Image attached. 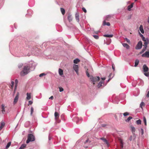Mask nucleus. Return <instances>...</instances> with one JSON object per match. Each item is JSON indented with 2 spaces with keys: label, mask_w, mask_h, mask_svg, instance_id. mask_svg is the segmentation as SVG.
<instances>
[{
  "label": "nucleus",
  "mask_w": 149,
  "mask_h": 149,
  "mask_svg": "<svg viewBox=\"0 0 149 149\" xmlns=\"http://www.w3.org/2000/svg\"><path fill=\"white\" fill-rule=\"evenodd\" d=\"M1 112L3 114H4L5 113V105L3 104H2L1 106Z\"/></svg>",
  "instance_id": "14"
},
{
  "label": "nucleus",
  "mask_w": 149,
  "mask_h": 149,
  "mask_svg": "<svg viewBox=\"0 0 149 149\" xmlns=\"http://www.w3.org/2000/svg\"><path fill=\"white\" fill-rule=\"evenodd\" d=\"M15 88L16 89L17 86V84L18 83V81L17 79H16L15 81Z\"/></svg>",
  "instance_id": "39"
},
{
  "label": "nucleus",
  "mask_w": 149,
  "mask_h": 149,
  "mask_svg": "<svg viewBox=\"0 0 149 149\" xmlns=\"http://www.w3.org/2000/svg\"><path fill=\"white\" fill-rule=\"evenodd\" d=\"M144 105L145 104L144 102H142L140 104V107L141 108H142V106Z\"/></svg>",
  "instance_id": "42"
},
{
  "label": "nucleus",
  "mask_w": 149,
  "mask_h": 149,
  "mask_svg": "<svg viewBox=\"0 0 149 149\" xmlns=\"http://www.w3.org/2000/svg\"><path fill=\"white\" fill-rule=\"evenodd\" d=\"M146 96L147 97H149V91H148V92Z\"/></svg>",
  "instance_id": "58"
},
{
  "label": "nucleus",
  "mask_w": 149,
  "mask_h": 149,
  "mask_svg": "<svg viewBox=\"0 0 149 149\" xmlns=\"http://www.w3.org/2000/svg\"><path fill=\"white\" fill-rule=\"evenodd\" d=\"M131 130L132 132L133 133H134L135 132V127L133 126H132L131 127Z\"/></svg>",
  "instance_id": "30"
},
{
  "label": "nucleus",
  "mask_w": 149,
  "mask_h": 149,
  "mask_svg": "<svg viewBox=\"0 0 149 149\" xmlns=\"http://www.w3.org/2000/svg\"><path fill=\"white\" fill-rule=\"evenodd\" d=\"M119 100V98H118V97L117 96V97H116L115 98V100Z\"/></svg>",
  "instance_id": "61"
},
{
  "label": "nucleus",
  "mask_w": 149,
  "mask_h": 149,
  "mask_svg": "<svg viewBox=\"0 0 149 149\" xmlns=\"http://www.w3.org/2000/svg\"><path fill=\"white\" fill-rule=\"evenodd\" d=\"M23 65V64L22 63H20L18 65V67L19 68H22Z\"/></svg>",
  "instance_id": "44"
},
{
  "label": "nucleus",
  "mask_w": 149,
  "mask_h": 149,
  "mask_svg": "<svg viewBox=\"0 0 149 149\" xmlns=\"http://www.w3.org/2000/svg\"><path fill=\"white\" fill-rule=\"evenodd\" d=\"M75 19L77 21L79 22V15L78 13H76L75 14Z\"/></svg>",
  "instance_id": "16"
},
{
  "label": "nucleus",
  "mask_w": 149,
  "mask_h": 149,
  "mask_svg": "<svg viewBox=\"0 0 149 149\" xmlns=\"http://www.w3.org/2000/svg\"><path fill=\"white\" fill-rule=\"evenodd\" d=\"M29 68H30V70L31 71L33 70L35 68L36 65L34 64L30 63L28 66Z\"/></svg>",
  "instance_id": "6"
},
{
  "label": "nucleus",
  "mask_w": 149,
  "mask_h": 149,
  "mask_svg": "<svg viewBox=\"0 0 149 149\" xmlns=\"http://www.w3.org/2000/svg\"><path fill=\"white\" fill-rule=\"evenodd\" d=\"M82 10L84 12H85V13L86 12H87L86 10V9L84 8L83 7L82 8Z\"/></svg>",
  "instance_id": "51"
},
{
  "label": "nucleus",
  "mask_w": 149,
  "mask_h": 149,
  "mask_svg": "<svg viewBox=\"0 0 149 149\" xmlns=\"http://www.w3.org/2000/svg\"><path fill=\"white\" fill-rule=\"evenodd\" d=\"M27 97L26 99L27 100H29L31 98V93H27L26 94Z\"/></svg>",
  "instance_id": "17"
},
{
  "label": "nucleus",
  "mask_w": 149,
  "mask_h": 149,
  "mask_svg": "<svg viewBox=\"0 0 149 149\" xmlns=\"http://www.w3.org/2000/svg\"><path fill=\"white\" fill-rule=\"evenodd\" d=\"M99 32H100L99 31H96V32H95V33L96 34H97Z\"/></svg>",
  "instance_id": "63"
},
{
  "label": "nucleus",
  "mask_w": 149,
  "mask_h": 149,
  "mask_svg": "<svg viewBox=\"0 0 149 149\" xmlns=\"http://www.w3.org/2000/svg\"><path fill=\"white\" fill-rule=\"evenodd\" d=\"M129 140L130 141H131L132 140V136H131L130 137V138H129Z\"/></svg>",
  "instance_id": "60"
},
{
  "label": "nucleus",
  "mask_w": 149,
  "mask_h": 149,
  "mask_svg": "<svg viewBox=\"0 0 149 149\" xmlns=\"http://www.w3.org/2000/svg\"><path fill=\"white\" fill-rule=\"evenodd\" d=\"M129 114V113L128 112H126L123 114V115L124 116L128 115Z\"/></svg>",
  "instance_id": "43"
},
{
  "label": "nucleus",
  "mask_w": 149,
  "mask_h": 149,
  "mask_svg": "<svg viewBox=\"0 0 149 149\" xmlns=\"http://www.w3.org/2000/svg\"><path fill=\"white\" fill-rule=\"evenodd\" d=\"M103 36L106 37L111 38L113 36V35L112 34H105Z\"/></svg>",
  "instance_id": "27"
},
{
  "label": "nucleus",
  "mask_w": 149,
  "mask_h": 149,
  "mask_svg": "<svg viewBox=\"0 0 149 149\" xmlns=\"http://www.w3.org/2000/svg\"><path fill=\"white\" fill-rule=\"evenodd\" d=\"M33 103V102L31 100H30L29 101L28 105H31Z\"/></svg>",
  "instance_id": "49"
},
{
  "label": "nucleus",
  "mask_w": 149,
  "mask_h": 149,
  "mask_svg": "<svg viewBox=\"0 0 149 149\" xmlns=\"http://www.w3.org/2000/svg\"><path fill=\"white\" fill-rule=\"evenodd\" d=\"M143 72H147L149 70L148 67L146 64H144L143 66Z\"/></svg>",
  "instance_id": "12"
},
{
  "label": "nucleus",
  "mask_w": 149,
  "mask_h": 149,
  "mask_svg": "<svg viewBox=\"0 0 149 149\" xmlns=\"http://www.w3.org/2000/svg\"><path fill=\"white\" fill-rule=\"evenodd\" d=\"M139 30L140 31H141V33H144V31L143 29V27L142 26V25H141L139 27Z\"/></svg>",
  "instance_id": "26"
},
{
  "label": "nucleus",
  "mask_w": 149,
  "mask_h": 149,
  "mask_svg": "<svg viewBox=\"0 0 149 149\" xmlns=\"http://www.w3.org/2000/svg\"><path fill=\"white\" fill-rule=\"evenodd\" d=\"M19 93L18 92H17V93L15 97H18L19 98Z\"/></svg>",
  "instance_id": "57"
},
{
  "label": "nucleus",
  "mask_w": 149,
  "mask_h": 149,
  "mask_svg": "<svg viewBox=\"0 0 149 149\" xmlns=\"http://www.w3.org/2000/svg\"><path fill=\"white\" fill-rule=\"evenodd\" d=\"M112 68L113 70V71L115 70V66L114 64H112Z\"/></svg>",
  "instance_id": "48"
},
{
  "label": "nucleus",
  "mask_w": 149,
  "mask_h": 149,
  "mask_svg": "<svg viewBox=\"0 0 149 149\" xmlns=\"http://www.w3.org/2000/svg\"><path fill=\"white\" fill-rule=\"evenodd\" d=\"M90 69H91V70L90 71V72H89V73H93V68H92L91 67L90 68Z\"/></svg>",
  "instance_id": "55"
},
{
  "label": "nucleus",
  "mask_w": 149,
  "mask_h": 149,
  "mask_svg": "<svg viewBox=\"0 0 149 149\" xmlns=\"http://www.w3.org/2000/svg\"><path fill=\"white\" fill-rule=\"evenodd\" d=\"M53 96H52L51 97H50L49 99L52 100L53 99Z\"/></svg>",
  "instance_id": "59"
},
{
  "label": "nucleus",
  "mask_w": 149,
  "mask_h": 149,
  "mask_svg": "<svg viewBox=\"0 0 149 149\" xmlns=\"http://www.w3.org/2000/svg\"><path fill=\"white\" fill-rule=\"evenodd\" d=\"M125 40H126V41H127V42H128V43H129L130 42V40H129L127 38H125Z\"/></svg>",
  "instance_id": "52"
},
{
  "label": "nucleus",
  "mask_w": 149,
  "mask_h": 149,
  "mask_svg": "<svg viewBox=\"0 0 149 149\" xmlns=\"http://www.w3.org/2000/svg\"><path fill=\"white\" fill-rule=\"evenodd\" d=\"M5 123L4 122H1V125L0 127L3 128L5 126Z\"/></svg>",
  "instance_id": "38"
},
{
  "label": "nucleus",
  "mask_w": 149,
  "mask_h": 149,
  "mask_svg": "<svg viewBox=\"0 0 149 149\" xmlns=\"http://www.w3.org/2000/svg\"><path fill=\"white\" fill-rule=\"evenodd\" d=\"M31 2H33V4L32 5H33L34 3V1H33V0H30L29 2V5H30L31 3Z\"/></svg>",
  "instance_id": "45"
},
{
  "label": "nucleus",
  "mask_w": 149,
  "mask_h": 149,
  "mask_svg": "<svg viewBox=\"0 0 149 149\" xmlns=\"http://www.w3.org/2000/svg\"><path fill=\"white\" fill-rule=\"evenodd\" d=\"M139 62V61L138 59H136L135 61V64L134 65V66L135 67H136L137 65H138Z\"/></svg>",
  "instance_id": "24"
},
{
  "label": "nucleus",
  "mask_w": 149,
  "mask_h": 149,
  "mask_svg": "<svg viewBox=\"0 0 149 149\" xmlns=\"http://www.w3.org/2000/svg\"><path fill=\"white\" fill-rule=\"evenodd\" d=\"M120 149H123V143L122 141H120Z\"/></svg>",
  "instance_id": "36"
},
{
  "label": "nucleus",
  "mask_w": 149,
  "mask_h": 149,
  "mask_svg": "<svg viewBox=\"0 0 149 149\" xmlns=\"http://www.w3.org/2000/svg\"><path fill=\"white\" fill-rule=\"evenodd\" d=\"M140 36L142 38V37H144L143 36L141 33H140Z\"/></svg>",
  "instance_id": "64"
},
{
  "label": "nucleus",
  "mask_w": 149,
  "mask_h": 149,
  "mask_svg": "<svg viewBox=\"0 0 149 149\" xmlns=\"http://www.w3.org/2000/svg\"><path fill=\"white\" fill-rule=\"evenodd\" d=\"M142 57L147 58H149V52H146L141 55Z\"/></svg>",
  "instance_id": "10"
},
{
  "label": "nucleus",
  "mask_w": 149,
  "mask_h": 149,
  "mask_svg": "<svg viewBox=\"0 0 149 149\" xmlns=\"http://www.w3.org/2000/svg\"><path fill=\"white\" fill-rule=\"evenodd\" d=\"M88 70L89 69H87V70L86 71V75L88 77H90L91 81L93 83V84H95L96 82L100 80V77L98 76L94 77L92 75L90 76L88 71Z\"/></svg>",
  "instance_id": "1"
},
{
  "label": "nucleus",
  "mask_w": 149,
  "mask_h": 149,
  "mask_svg": "<svg viewBox=\"0 0 149 149\" xmlns=\"http://www.w3.org/2000/svg\"><path fill=\"white\" fill-rule=\"evenodd\" d=\"M61 11L62 13V14L64 15L65 13V9L63 8H61Z\"/></svg>",
  "instance_id": "33"
},
{
  "label": "nucleus",
  "mask_w": 149,
  "mask_h": 149,
  "mask_svg": "<svg viewBox=\"0 0 149 149\" xmlns=\"http://www.w3.org/2000/svg\"><path fill=\"white\" fill-rule=\"evenodd\" d=\"M14 84V82L13 81H12L11 86L12 88H13Z\"/></svg>",
  "instance_id": "53"
},
{
  "label": "nucleus",
  "mask_w": 149,
  "mask_h": 149,
  "mask_svg": "<svg viewBox=\"0 0 149 149\" xmlns=\"http://www.w3.org/2000/svg\"><path fill=\"white\" fill-rule=\"evenodd\" d=\"M73 121L76 122L77 124H78L79 121L82 120L81 118L79 119L77 117H74L72 119Z\"/></svg>",
  "instance_id": "9"
},
{
  "label": "nucleus",
  "mask_w": 149,
  "mask_h": 149,
  "mask_svg": "<svg viewBox=\"0 0 149 149\" xmlns=\"http://www.w3.org/2000/svg\"><path fill=\"white\" fill-rule=\"evenodd\" d=\"M33 109L32 107H31V113L30 114L31 116L32 115L33 113Z\"/></svg>",
  "instance_id": "41"
},
{
  "label": "nucleus",
  "mask_w": 149,
  "mask_h": 149,
  "mask_svg": "<svg viewBox=\"0 0 149 149\" xmlns=\"http://www.w3.org/2000/svg\"><path fill=\"white\" fill-rule=\"evenodd\" d=\"M35 140V138L33 135L32 134H29L28 135V139L26 141L27 143L33 141Z\"/></svg>",
  "instance_id": "3"
},
{
  "label": "nucleus",
  "mask_w": 149,
  "mask_h": 149,
  "mask_svg": "<svg viewBox=\"0 0 149 149\" xmlns=\"http://www.w3.org/2000/svg\"><path fill=\"white\" fill-rule=\"evenodd\" d=\"M141 121L140 119H139L136 121V123L138 125H140L141 124Z\"/></svg>",
  "instance_id": "35"
},
{
  "label": "nucleus",
  "mask_w": 149,
  "mask_h": 149,
  "mask_svg": "<svg viewBox=\"0 0 149 149\" xmlns=\"http://www.w3.org/2000/svg\"><path fill=\"white\" fill-rule=\"evenodd\" d=\"M125 95L124 93L121 94L119 95V98L122 99H124L125 98Z\"/></svg>",
  "instance_id": "20"
},
{
  "label": "nucleus",
  "mask_w": 149,
  "mask_h": 149,
  "mask_svg": "<svg viewBox=\"0 0 149 149\" xmlns=\"http://www.w3.org/2000/svg\"><path fill=\"white\" fill-rule=\"evenodd\" d=\"M54 116L55 117V119H57L59 117V113L56 111L54 113Z\"/></svg>",
  "instance_id": "21"
},
{
  "label": "nucleus",
  "mask_w": 149,
  "mask_h": 149,
  "mask_svg": "<svg viewBox=\"0 0 149 149\" xmlns=\"http://www.w3.org/2000/svg\"><path fill=\"white\" fill-rule=\"evenodd\" d=\"M11 144V142H8L7 143V144L6 146V148L8 149L9 147V146H10Z\"/></svg>",
  "instance_id": "32"
},
{
  "label": "nucleus",
  "mask_w": 149,
  "mask_h": 149,
  "mask_svg": "<svg viewBox=\"0 0 149 149\" xmlns=\"http://www.w3.org/2000/svg\"><path fill=\"white\" fill-rule=\"evenodd\" d=\"M68 19L69 22H70L72 20V18L71 15L69 14L68 15Z\"/></svg>",
  "instance_id": "18"
},
{
  "label": "nucleus",
  "mask_w": 149,
  "mask_h": 149,
  "mask_svg": "<svg viewBox=\"0 0 149 149\" xmlns=\"http://www.w3.org/2000/svg\"><path fill=\"white\" fill-rule=\"evenodd\" d=\"M59 91L60 92H62L63 91V88L61 87H59Z\"/></svg>",
  "instance_id": "47"
},
{
  "label": "nucleus",
  "mask_w": 149,
  "mask_h": 149,
  "mask_svg": "<svg viewBox=\"0 0 149 149\" xmlns=\"http://www.w3.org/2000/svg\"><path fill=\"white\" fill-rule=\"evenodd\" d=\"M46 75V74L44 73H42L41 74H40L39 75V77H42L44 76H45Z\"/></svg>",
  "instance_id": "46"
},
{
  "label": "nucleus",
  "mask_w": 149,
  "mask_h": 149,
  "mask_svg": "<svg viewBox=\"0 0 149 149\" xmlns=\"http://www.w3.org/2000/svg\"><path fill=\"white\" fill-rule=\"evenodd\" d=\"M142 39L143 41L144 42V45H145V43L146 44V45H148L149 43V40L148 38H145V37H143L142 38Z\"/></svg>",
  "instance_id": "8"
},
{
  "label": "nucleus",
  "mask_w": 149,
  "mask_h": 149,
  "mask_svg": "<svg viewBox=\"0 0 149 149\" xmlns=\"http://www.w3.org/2000/svg\"><path fill=\"white\" fill-rule=\"evenodd\" d=\"M30 68H29L28 65L24 66L23 70L20 72V75L21 76H24L27 74L29 72Z\"/></svg>",
  "instance_id": "2"
},
{
  "label": "nucleus",
  "mask_w": 149,
  "mask_h": 149,
  "mask_svg": "<svg viewBox=\"0 0 149 149\" xmlns=\"http://www.w3.org/2000/svg\"><path fill=\"white\" fill-rule=\"evenodd\" d=\"M103 25L104 26L107 25L108 26H110V24L109 22H107L105 20H104L103 22Z\"/></svg>",
  "instance_id": "23"
},
{
  "label": "nucleus",
  "mask_w": 149,
  "mask_h": 149,
  "mask_svg": "<svg viewBox=\"0 0 149 149\" xmlns=\"http://www.w3.org/2000/svg\"><path fill=\"white\" fill-rule=\"evenodd\" d=\"M104 83V81H100L97 85V86L98 88H100V87H101L102 85V84H103Z\"/></svg>",
  "instance_id": "25"
},
{
  "label": "nucleus",
  "mask_w": 149,
  "mask_h": 149,
  "mask_svg": "<svg viewBox=\"0 0 149 149\" xmlns=\"http://www.w3.org/2000/svg\"><path fill=\"white\" fill-rule=\"evenodd\" d=\"M133 3H132L130 5L128 6L127 7V10L129 11H130L131 10V8H132L133 6Z\"/></svg>",
  "instance_id": "15"
},
{
  "label": "nucleus",
  "mask_w": 149,
  "mask_h": 149,
  "mask_svg": "<svg viewBox=\"0 0 149 149\" xmlns=\"http://www.w3.org/2000/svg\"><path fill=\"white\" fill-rule=\"evenodd\" d=\"M107 125L105 124H102L101 125V126L103 127H105Z\"/></svg>",
  "instance_id": "56"
},
{
  "label": "nucleus",
  "mask_w": 149,
  "mask_h": 149,
  "mask_svg": "<svg viewBox=\"0 0 149 149\" xmlns=\"http://www.w3.org/2000/svg\"><path fill=\"white\" fill-rule=\"evenodd\" d=\"M80 60L79 58H77L74 59L73 61L74 63L77 64L80 61Z\"/></svg>",
  "instance_id": "28"
},
{
  "label": "nucleus",
  "mask_w": 149,
  "mask_h": 149,
  "mask_svg": "<svg viewBox=\"0 0 149 149\" xmlns=\"http://www.w3.org/2000/svg\"><path fill=\"white\" fill-rule=\"evenodd\" d=\"M93 36L96 39H98L99 38L98 36L97 35H93Z\"/></svg>",
  "instance_id": "40"
},
{
  "label": "nucleus",
  "mask_w": 149,
  "mask_h": 149,
  "mask_svg": "<svg viewBox=\"0 0 149 149\" xmlns=\"http://www.w3.org/2000/svg\"><path fill=\"white\" fill-rule=\"evenodd\" d=\"M144 74L146 77H148L149 76V74L148 73H144Z\"/></svg>",
  "instance_id": "54"
},
{
  "label": "nucleus",
  "mask_w": 149,
  "mask_h": 149,
  "mask_svg": "<svg viewBox=\"0 0 149 149\" xmlns=\"http://www.w3.org/2000/svg\"><path fill=\"white\" fill-rule=\"evenodd\" d=\"M26 145L25 144H22L19 149H24L26 147Z\"/></svg>",
  "instance_id": "29"
},
{
  "label": "nucleus",
  "mask_w": 149,
  "mask_h": 149,
  "mask_svg": "<svg viewBox=\"0 0 149 149\" xmlns=\"http://www.w3.org/2000/svg\"><path fill=\"white\" fill-rule=\"evenodd\" d=\"M73 68L77 74H78L79 67L78 65L74 64L73 65Z\"/></svg>",
  "instance_id": "7"
},
{
  "label": "nucleus",
  "mask_w": 149,
  "mask_h": 149,
  "mask_svg": "<svg viewBox=\"0 0 149 149\" xmlns=\"http://www.w3.org/2000/svg\"><path fill=\"white\" fill-rule=\"evenodd\" d=\"M143 47L142 49L141 52H140L139 53V54H142L143 52L145 51L147 49V45H146V44L145 43V45H143Z\"/></svg>",
  "instance_id": "11"
},
{
  "label": "nucleus",
  "mask_w": 149,
  "mask_h": 149,
  "mask_svg": "<svg viewBox=\"0 0 149 149\" xmlns=\"http://www.w3.org/2000/svg\"><path fill=\"white\" fill-rule=\"evenodd\" d=\"M18 98H19L18 97H15V98L14 99V102H13L14 104H15L17 102L18 99Z\"/></svg>",
  "instance_id": "31"
},
{
  "label": "nucleus",
  "mask_w": 149,
  "mask_h": 149,
  "mask_svg": "<svg viewBox=\"0 0 149 149\" xmlns=\"http://www.w3.org/2000/svg\"><path fill=\"white\" fill-rule=\"evenodd\" d=\"M140 130H141V135L143 134V129L142 128H141Z\"/></svg>",
  "instance_id": "50"
},
{
  "label": "nucleus",
  "mask_w": 149,
  "mask_h": 149,
  "mask_svg": "<svg viewBox=\"0 0 149 149\" xmlns=\"http://www.w3.org/2000/svg\"><path fill=\"white\" fill-rule=\"evenodd\" d=\"M132 118V116H129L127 119L125 120V121L126 122H129L130 120Z\"/></svg>",
  "instance_id": "34"
},
{
  "label": "nucleus",
  "mask_w": 149,
  "mask_h": 149,
  "mask_svg": "<svg viewBox=\"0 0 149 149\" xmlns=\"http://www.w3.org/2000/svg\"><path fill=\"white\" fill-rule=\"evenodd\" d=\"M100 139L102 140L106 144L108 147L109 146V143L107 140L104 137L101 138Z\"/></svg>",
  "instance_id": "13"
},
{
  "label": "nucleus",
  "mask_w": 149,
  "mask_h": 149,
  "mask_svg": "<svg viewBox=\"0 0 149 149\" xmlns=\"http://www.w3.org/2000/svg\"><path fill=\"white\" fill-rule=\"evenodd\" d=\"M143 121L145 125H146V119L145 116L143 117Z\"/></svg>",
  "instance_id": "37"
},
{
  "label": "nucleus",
  "mask_w": 149,
  "mask_h": 149,
  "mask_svg": "<svg viewBox=\"0 0 149 149\" xmlns=\"http://www.w3.org/2000/svg\"><path fill=\"white\" fill-rule=\"evenodd\" d=\"M142 43L141 41L138 42L137 45L135 47V49L136 50L142 48Z\"/></svg>",
  "instance_id": "4"
},
{
  "label": "nucleus",
  "mask_w": 149,
  "mask_h": 149,
  "mask_svg": "<svg viewBox=\"0 0 149 149\" xmlns=\"http://www.w3.org/2000/svg\"><path fill=\"white\" fill-rule=\"evenodd\" d=\"M91 141H90L88 139H87L85 142L84 144H86V145H88L87 146H85V148H87L89 147L91 144Z\"/></svg>",
  "instance_id": "5"
},
{
  "label": "nucleus",
  "mask_w": 149,
  "mask_h": 149,
  "mask_svg": "<svg viewBox=\"0 0 149 149\" xmlns=\"http://www.w3.org/2000/svg\"><path fill=\"white\" fill-rule=\"evenodd\" d=\"M58 73L60 75L62 76L63 74V70L60 68H59L58 69Z\"/></svg>",
  "instance_id": "22"
},
{
  "label": "nucleus",
  "mask_w": 149,
  "mask_h": 149,
  "mask_svg": "<svg viewBox=\"0 0 149 149\" xmlns=\"http://www.w3.org/2000/svg\"><path fill=\"white\" fill-rule=\"evenodd\" d=\"M122 45L124 47H126L127 49H129L130 48L129 46L127 43H123Z\"/></svg>",
  "instance_id": "19"
},
{
  "label": "nucleus",
  "mask_w": 149,
  "mask_h": 149,
  "mask_svg": "<svg viewBox=\"0 0 149 149\" xmlns=\"http://www.w3.org/2000/svg\"><path fill=\"white\" fill-rule=\"evenodd\" d=\"M106 79V78L104 77H102L101 78V79L102 80H105Z\"/></svg>",
  "instance_id": "62"
}]
</instances>
